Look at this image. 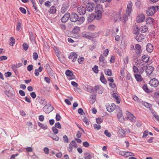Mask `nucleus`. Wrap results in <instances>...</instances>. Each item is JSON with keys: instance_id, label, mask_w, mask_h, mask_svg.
<instances>
[{"instance_id": "nucleus-64", "label": "nucleus", "mask_w": 159, "mask_h": 159, "mask_svg": "<svg viewBox=\"0 0 159 159\" xmlns=\"http://www.w3.org/2000/svg\"><path fill=\"white\" fill-rule=\"evenodd\" d=\"M33 69V66L32 65H29L27 67V69L29 71H31Z\"/></svg>"}, {"instance_id": "nucleus-13", "label": "nucleus", "mask_w": 159, "mask_h": 159, "mask_svg": "<svg viewBox=\"0 0 159 159\" xmlns=\"http://www.w3.org/2000/svg\"><path fill=\"white\" fill-rule=\"evenodd\" d=\"M112 97L115 99V100L117 103L119 104L120 103V99L119 94L116 93H113L112 95Z\"/></svg>"}, {"instance_id": "nucleus-11", "label": "nucleus", "mask_w": 159, "mask_h": 159, "mask_svg": "<svg viewBox=\"0 0 159 159\" xmlns=\"http://www.w3.org/2000/svg\"><path fill=\"white\" fill-rule=\"evenodd\" d=\"M77 11L80 15H83L85 13L86 10L84 7L81 6L78 8Z\"/></svg>"}, {"instance_id": "nucleus-35", "label": "nucleus", "mask_w": 159, "mask_h": 159, "mask_svg": "<svg viewBox=\"0 0 159 159\" xmlns=\"http://www.w3.org/2000/svg\"><path fill=\"white\" fill-rule=\"evenodd\" d=\"M49 136L52 139L56 141H58L59 140V138L56 135L54 134H51Z\"/></svg>"}, {"instance_id": "nucleus-47", "label": "nucleus", "mask_w": 159, "mask_h": 159, "mask_svg": "<svg viewBox=\"0 0 159 159\" xmlns=\"http://www.w3.org/2000/svg\"><path fill=\"white\" fill-rule=\"evenodd\" d=\"M143 90L146 93H149L150 92V90L148 88L147 85H144L142 87Z\"/></svg>"}, {"instance_id": "nucleus-57", "label": "nucleus", "mask_w": 159, "mask_h": 159, "mask_svg": "<svg viewBox=\"0 0 159 159\" xmlns=\"http://www.w3.org/2000/svg\"><path fill=\"white\" fill-rule=\"evenodd\" d=\"M54 127H56V128H57L59 129H61V125L60 124L59 122H56L55 124Z\"/></svg>"}, {"instance_id": "nucleus-33", "label": "nucleus", "mask_w": 159, "mask_h": 159, "mask_svg": "<svg viewBox=\"0 0 159 159\" xmlns=\"http://www.w3.org/2000/svg\"><path fill=\"white\" fill-rule=\"evenodd\" d=\"M142 60H141L140 61H143V63L144 62H147L149 60V57L148 56L144 55L142 57Z\"/></svg>"}, {"instance_id": "nucleus-48", "label": "nucleus", "mask_w": 159, "mask_h": 159, "mask_svg": "<svg viewBox=\"0 0 159 159\" xmlns=\"http://www.w3.org/2000/svg\"><path fill=\"white\" fill-rule=\"evenodd\" d=\"M94 129H95L99 130L101 128V126L99 124H94L93 125Z\"/></svg>"}, {"instance_id": "nucleus-18", "label": "nucleus", "mask_w": 159, "mask_h": 159, "mask_svg": "<svg viewBox=\"0 0 159 159\" xmlns=\"http://www.w3.org/2000/svg\"><path fill=\"white\" fill-rule=\"evenodd\" d=\"M80 31V27L75 26L73 29L72 33L74 35V36H76L77 35H78Z\"/></svg>"}, {"instance_id": "nucleus-26", "label": "nucleus", "mask_w": 159, "mask_h": 159, "mask_svg": "<svg viewBox=\"0 0 159 159\" xmlns=\"http://www.w3.org/2000/svg\"><path fill=\"white\" fill-rule=\"evenodd\" d=\"M153 50V45L150 43H148L147 45L146 50L149 52H151Z\"/></svg>"}, {"instance_id": "nucleus-54", "label": "nucleus", "mask_w": 159, "mask_h": 159, "mask_svg": "<svg viewBox=\"0 0 159 159\" xmlns=\"http://www.w3.org/2000/svg\"><path fill=\"white\" fill-rule=\"evenodd\" d=\"M84 60V58L83 57H79L78 59V61L79 64H82Z\"/></svg>"}, {"instance_id": "nucleus-22", "label": "nucleus", "mask_w": 159, "mask_h": 159, "mask_svg": "<svg viewBox=\"0 0 159 159\" xmlns=\"http://www.w3.org/2000/svg\"><path fill=\"white\" fill-rule=\"evenodd\" d=\"M66 75L67 76H69L70 78H69V80L73 79L74 76L72 72L70 70H66L65 72Z\"/></svg>"}, {"instance_id": "nucleus-19", "label": "nucleus", "mask_w": 159, "mask_h": 159, "mask_svg": "<svg viewBox=\"0 0 159 159\" xmlns=\"http://www.w3.org/2000/svg\"><path fill=\"white\" fill-rule=\"evenodd\" d=\"M70 17V14L68 13H66L61 19V21L63 23L66 22Z\"/></svg>"}, {"instance_id": "nucleus-45", "label": "nucleus", "mask_w": 159, "mask_h": 159, "mask_svg": "<svg viewBox=\"0 0 159 159\" xmlns=\"http://www.w3.org/2000/svg\"><path fill=\"white\" fill-rule=\"evenodd\" d=\"M119 133L120 135L122 137L124 136L126 134L125 131L122 129H121L119 130Z\"/></svg>"}, {"instance_id": "nucleus-43", "label": "nucleus", "mask_w": 159, "mask_h": 159, "mask_svg": "<svg viewBox=\"0 0 159 159\" xmlns=\"http://www.w3.org/2000/svg\"><path fill=\"white\" fill-rule=\"evenodd\" d=\"M9 42L10 45L11 46H13L15 43V39L13 37H11L9 39Z\"/></svg>"}, {"instance_id": "nucleus-5", "label": "nucleus", "mask_w": 159, "mask_h": 159, "mask_svg": "<svg viewBox=\"0 0 159 159\" xmlns=\"http://www.w3.org/2000/svg\"><path fill=\"white\" fill-rule=\"evenodd\" d=\"M106 106L107 111L110 112H113L116 108V106L114 103H111V105L106 104Z\"/></svg>"}, {"instance_id": "nucleus-6", "label": "nucleus", "mask_w": 159, "mask_h": 159, "mask_svg": "<svg viewBox=\"0 0 159 159\" xmlns=\"http://www.w3.org/2000/svg\"><path fill=\"white\" fill-rule=\"evenodd\" d=\"M77 147L78 145L77 144L74 140H72L69 145L68 150L69 152H71L73 147L76 148Z\"/></svg>"}, {"instance_id": "nucleus-49", "label": "nucleus", "mask_w": 159, "mask_h": 159, "mask_svg": "<svg viewBox=\"0 0 159 159\" xmlns=\"http://www.w3.org/2000/svg\"><path fill=\"white\" fill-rule=\"evenodd\" d=\"M93 71L95 73H98V66H97L95 65L92 68Z\"/></svg>"}, {"instance_id": "nucleus-15", "label": "nucleus", "mask_w": 159, "mask_h": 159, "mask_svg": "<svg viewBox=\"0 0 159 159\" xmlns=\"http://www.w3.org/2000/svg\"><path fill=\"white\" fill-rule=\"evenodd\" d=\"M145 35L141 34H138L135 37V39L139 42L143 41L144 39Z\"/></svg>"}, {"instance_id": "nucleus-27", "label": "nucleus", "mask_w": 159, "mask_h": 159, "mask_svg": "<svg viewBox=\"0 0 159 159\" xmlns=\"http://www.w3.org/2000/svg\"><path fill=\"white\" fill-rule=\"evenodd\" d=\"M153 70V67L152 66H149L146 68V72L147 74L149 75L152 73Z\"/></svg>"}, {"instance_id": "nucleus-24", "label": "nucleus", "mask_w": 159, "mask_h": 159, "mask_svg": "<svg viewBox=\"0 0 159 159\" xmlns=\"http://www.w3.org/2000/svg\"><path fill=\"white\" fill-rule=\"evenodd\" d=\"M68 4L67 3H64L61 7V12L62 13H65L68 8Z\"/></svg>"}, {"instance_id": "nucleus-40", "label": "nucleus", "mask_w": 159, "mask_h": 159, "mask_svg": "<svg viewBox=\"0 0 159 159\" xmlns=\"http://www.w3.org/2000/svg\"><path fill=\"white\" fill-rule=\"evenodd\" d=\"M22 23L21 21L17 23L16 25V30L17 31H19L22 27Z\"/></svg>"}, {"instance_id": "nucleus-51", "label": "nucleus", "mask_w": 159, "mask_h": 159, "mask_svg": "<svg viewBox=\"0 0 159 159\" xmlns=\"http://www.w3.org/2000/svg\"><path fill=\"white\" fill-rule=\"evenodd\" d=\"M85 155V156L84 157V159H91L92 158V156L88 153H86Z\"/></svg>"}, {"instance_id": "nucleus-32", "label": "nucleus", "mask_w": 159, "mask_h": 159, "mask_svg": "<svg viewBox=\"0 0 159 159\" xmlns=\"http://www.w3.org/2000/svg\"><path fill=\"white\" fill-rule=\"evenodd\" d=\"M38 124L39 126L43 130H46L48 129V126L47 125H44L40 122H38Z\"/></svg>"}, {"instance_id": "nucleus-10", "label": "nucleus", "mask_w": 159, "mask_h": 159, "mask_svg": "<svg viewBox=\"0 0 159 159\" xmlns=\"http://www.w3.org/2000/svg\"><path fill=\"white\" fill-rule=\"evenodd\" d=\"M70 19L73 22L77 21L78 19L79 16L77 14L75 13H72L71 15H70Z\"/></svg>"}, {"instance_id": "nucleus-56", "label": "nucleus", "mask_w": 159, "mask_h": 159, "mask_svg": "<svg viewBox=\"0 0 159 159\" xmlns=\"http://www.w3.org/2000/svg\"><path fill=\"white\" fill-rule=\"evenodd\" d=\"M83 121L85 123L86 125H89V121L86 117H84Z\"/></svg>"}, {"instance_id": "nucleus-2", "label": "nucleus", "mask_w": 159, "mask_h": 159, "mask_svg": "<svg viewBox=\"0 0 159 159\" xmlns=\"http://www.w3.org/2000/svg\"><path fill=\"white\" fill-rule=\"evenodd\" d=\"M159 7V6H155L148 7L147 11V14L149 16H152L156 12V9H158Z\"/></svg>"}, {"instance_id": "nucleus-61", "label": "nucleus", "mask_w": 159, "mask_h": 159, "mask_svg": "<svg viewBox=\"0 0 159 159\" xmlns=\"http://www.w3.org/2000/svg\"><path fill=\"white\" fill-rule=\"evenodd\" d=\"M20 10L21 12L24 14H25L26 13V10L23 7H20Z\"/></svg>"}, {"instance_id": "nucleus-9", "label": "nucleus", "mask_w": 159, "mask_h": 159, "mask_svg": "<svg viewBox=\"0 0 159 159\" xmlns=\"http://www.w3.org/2000/svg\"><path fill=\"white\" fill-rule=\"evenodd\" d=\"M78 55L75 52H71L68 57V58L72 60V61H75L77 59Z\"/></svg>"}, {"instance_id": "nucleus-17", "label": "nucleus", "mask_w": 159, "mask_h": 159, "mask_svg": "<svg viewBox=\"0 0 159 159\" xmlns=\"http://www.w3.org/2000/svg\"><path fill=\"white\" fill-rule=\"evenodd\" d=\"M94 7V4L93 2H89L86 5V8L87 10L89 11H92Z\"/></svg>"}, {"instance_id": "nucleus-37", "label": "nucleus", "mask_w": 159, "mask_h": 159, "mask_svg": "<svg viewBox=\"0 0 159 159\" xmlns=\"http://www.w3.org/2000/svg\"><path fill=\"white\" fill-rule=\"evenodd\" d=\"M96 28V26L93 25H90L88 27V29L89 31H94Z\"/></svg>"}, {"instance_id": "nucleus-23", "label": "nucleus", "mask_w": 159, "mask_h": 159, "mask_svg": "<svg viewBox=\"0 0 159 159\" xmlns=\"http://www.w3.org/2000/svg\"><path fill=\"white\" fill-rule=\"evenodd\" d=\"M103 8L102 5L100 4H97L96 5L95 12H101L103 11Z\"/></svg>"}, {"instance_id": "nucleus-25", "label": "nucleus", "mask_w": 159, "mask_h": 159, "mask_svg": "<svg viewBox=\"0 0 159 159\" xmlns=\"http://www.w3.org/2000/svg\"><path fill=\"white\" fill-rule=\"evenodd\" d=\"M129 15H128L127 14L125 13L123 15H121L120 18V20L124 22H125L128 20V17Z\"/></svg>"}, {"instance_id": "nucleus-14", "label": "nucleus", "mask_w": 159, "mask_h": 159, "mask_svg": "<svg viewBox=\"0 0 159 159\" xmlns=\"http://www.w3.org/2000/svg\"><path fill=\"white\" fill-rule=\"evenodd\" d=\"M126 114L127 115V117L132 122H134L136 120L135 117L130 112L128 111H126Z\"/></svg>"}, {"instance_id": "nucleus-41", "label": "nucleus", "mask_w": 159, "mask_h": 159, "mask_svg": "<svg viewBox=\"0 0 159 159\" xmlns=\"http://www.w3.org/2000/svg\"><path fill=\"white\" fill-rule=\"evenodd\" d=\"M105 74L108 76H111L112 74V71L109 69H106L104 70Z\"/></svg>"}, {"instance_id": "nucleus-38", "label": "nucleus", "mask_w": 159, "mask_h": 159, "mask_svg": "<svg viewBox=\"0 0 159 159\" xmlns=\"http://www.w3.org/2000/svg\"><path fill=\"white\" fill-rule=\"evenodd\" d=\"M135 77L136 80L138 81H141L143 79L140 75L135 74L134 75Z\"/></svg>"}, {"instance_id": "nucleus-36", "label": "nucleus", "mask_w": 159, "mask_h": 159, "mask_svg": "<svg viewBox=\"0 0 159 159\" xmlns=\"http://www.w3.org/2000/svg\"><path fill=\"white\" fill-rule=\"evenodd\" d=\"M56 7L54 6H52L50 7L48 11L50 13L54 14L56 12Z\"/></svg>"}, {"instance_id": "nucleus-8", "label": "nucleus", "mask_w": 159, "mask_h": 159, "mask_svg": "<svg viewBox=\"0 0 159 159\" xmlns=\"http://www.w3.org/2000/svg\"><path fill=\"white\" fill-rule=\"evenodd\" d=\"M133 4L131 2H129L127 5L126 13L128 15H130L132 10Z\"/></svg>"}, {"instance_id": "nucleus-30", "label": "nucleus", "mask_w": 159, "mask_h": 159, "mask_svg": "<svg viewBox=\"0 0 159 159\" xmlns=\"http://www.w3.org/2000/svg\"><path fill=\"white\" fill-rule=\"evenodd\" d=\"M117 118L120 122H122L123 120L122 117V111H120L118 112L117 115Z\"/></svg>"}, {"instance_id": "nucleus-46", "label": "nucleus", "mask_w": 159, "mask_h": 159, "mask_svg": "<svg viewBox=\"0 0 159 159\" xmlns=\"http://www.w3.org/2000/svg\"><path fill=\"white\" fill-rule=\"evenodd\" d=\"M139 31V27L136 26L134 28V30L133 31V33L135 34H138Z\"/></svg>"}, {"instance_id": "nucleus-21", "label": "nucleus", "mask_w": 159, "mask_h": 159, "mask_svg": "<svg viewBox=\"0 0 159 159\" xmlns=\"http://www.w3.org/2000/svg\"><path fill=\"white\" fill-rule=\"evenodd\" d=\"M146 22L147 25H153L154 22V20L152 17H148L146 18Z\"/></svg>"}, {"instance_id": "nucleus-34", "label": "nucleus", "mask_w": 159, "mask_h": 159, "mask_svg": "<svg viewBox=\"0 0 159 159\" xmlns=\"http://www.w3.org/2000/svg\"><path fill=\"white\" fill-rule=\"evenodd\" d=\"M100 80L101 82L103 84H106L107 83V81L105 78L104 76L103 73H102L101 75Z\"/></svg>"}, {"instance_id": "nucleus-53", "label": "nucleus", "mask_w": 159, "mask_h": 159, "mask_svg": "<svg viewBox=\"0 0 159 159\" xmlns=\"http://www.w3.org/2000/svg\"><path fill=\"white\" fill-rule=\"evenodd\" d=\"M52 130L54 133V134H57L58 132V130L57 129L56 127H53L52 128Z\"/></svg>"}, {"instance_id": "nucleus-3", "label": "nucleus", "mask_w": 159, "mask_h": 159, "mask_svg": "<svg viewBox=\"0 0 159 159\" xmlns=\"http://www.w3.org/2000/svg\"><path fill=\"white\" fill-rule=\"evenodd\" d=\"M53 110L52 106L50 104H48L45 105L43 108V111L46 113H49Z\"/></svg>"}, {"instance_id": "nucleus-20", "label": "nucleus", "mask_w": 159, "mask_h": 159, "mask_svg": "<svg viewBox=\"0 0 159 159\" xmlns=\"http://www.w3.org/2000/svg\"><path fill=\"white\" fill-rule=\"evenodd\" d=\"M135 52L137 55H139L142 52L141 46L138 44L135 45Z\"/></svg>"}, {"instance_id": "nucleus-63", "label": "nucleus", "mask_w": 159, "mask_h": 159, "mask_svg": "<svg viewBox=\"0 0 159 159\" xmlns=\"http://www.w3.org/2000/svg\"><path fill=\"white\" fill-rule=\"evenodd\" d=\"M33 56L34 59L35 60H37L38 57V55L36 52L34 53L33 54Z\"/></svg>"}, {"instance_id": "nucleus-42", "label": "nucleus", "mask_w": 159, "mask_h": 159, "mask_svg": "<svg viewBox=\"0 0 159 159\" xmlns=\"http://www.w3.org/2000/svg\"><path fill=\"white\" fill-rule=\"evenodd\" d=\"M85 20L83 16L80 17L79 18H78V19L77 21H78V24L81 25L84 22Z\"/></svg>"}, {"instance_id": "nucleus-16", "label": "nucleus", "mask_w": 159, "mask_h": 159, "mask_svg": "<svg viewBox=\"0 0 159 159\" xmlns=\"http://www.w3.org/2000/svg\"><path fill=\"white\" fill-rule=\"evenodd\" d=\"M81 37L88 39H91L92 38L91 34L88 32H83L81 34Z\"/></svg>"}, {"instance_id": "nucleus-39", "label": "nucleus", "mask_w": 159, "mask_h": 159, "mask_svg": "<svg viewBox=\"0 0 159 159\" xmlns=\"http://www.w3.org/2000/svg\"><path fill=\"white\" fill-rule=\"evenodd\" d=\"M125 155L124 157H129L130 156V157H133L134 156V154L133 153L129 152V151H127L125 152Z\"/></svg>"}, {"instance_id": "nucleus-44", "label": "nucleus", "mask_w": 159, "mask_h": 159, "mask_svg": "<svg viewBox=\"0 0 159 159\" xmlns=\"http://www.w3.org/2000/svg\"><path fill=\"white\" fill-rule=\"evenodd\" d=\"M141 32L142 33H145L147 31L148 27L146 25H144L141 26Z\"/></svg>"}, {"instance_id": "nucleus-1", "label": "nucleus", "mask_w": 159, "mask_h": 159, "mask_svg": "<svg viewBox=\"0 0 159 159\" xmlns=\"http://www.w3.org/2000/svg\"><path fill=\"white\" fill-rule=\"evenodd\" d=\"M136 66L139 69V74H142L146 68V65L145 63H143L142 61H138Z\"/></svg>"}, {"instance_id": "nucleus-12", "label": "nucleus", "mask_w": 159, "mask_h": 159, "mask_svg": "<svg viewBox=\"0 0 159 159\" xmlns=\"http://www.w3.org/2000/svg\"><path fill=\"white\" fill-rule=\"evenodd\" d=\"M149 84L151 86L156 87L158 85L159 82L157 79L154 78L151 80L149 82Z\"/></svg>"}, {"instance_id": "nucleus-60", "label": "nucleus", "mask_w": 159, "mask_h": 159, "mask_svg": "<svg viewBox=\"0 0 159 159\" xmlns=\"http://www.w3.org/2000/svg\"><path fill=\"white\" fill-rule=\"evenodd\" d=\"M104 134L106 135L108 137H110L111 136V134L107 130H105L104 131Z\"/></svg>"}, {"instance_id": "nucleus-7", "label": "nucleus", "mask_w": 159, "mask_h": 159, "mask_svg": "<svg viewBox=\"0 0 159 159\" xmlns=\"http://www.w3.org/2000/svg\"><path fill=\"white\" fill-rule=\"evenodd\" d=\"M105 60V58L101 55L99 58V64L104 67L107 66V62Z\"/></svg>"}, {"instance_id": "nucleus-62", "label": "nucleus", "mask_w": 159, "mask_h": 159, "mask_svg": "<svg viewBox=\"0 0 159 159\" xmlns=\"http://www.w3.org/2000/svg\"><path fill=\"white\" fill-rule=\"evenodd\" d=\"M30 95L31 97L34 99L36 97V94L34 92H33L30 93Z\"/></svg>"}, {"instance_id": "nucleus-55", "label": "nucleus", "mask_w": 159, "mask_h": 159, "mask_svg": "<svg viewBox=\"0 0 159 159\" xmlns=\"http://www.w3.org/2000/svg\"><path fill=\"white\" fill-rule=\"evenodd\" d=\"M23 47L25 51H26L28 48L29 45L27 43H24L23 45Z\"/></svg>"}, {"instance_id": "nucleus-59", "label": "nucleus", "mask_w": 159, "mask_h": 159, "mask_svg": "<svg viewBox=\"0 0 159 159\" xmlns=\"http://www.w3.org/2000/svg\"><path fill=\"white\" fill-rule=\"evenodd\" d=\"M109 50L108 49H106L103 51V55L104 56H107L108 54Z\"/></svg>"}, {"instance_id": "nucleus-28", "label": "nucleus", "mask_w": 159, "mask_h": 159, "mask_svg": "<svg viewBox=\"0 0 159 159\" xmlns=\"http://www.w3.org/2000/svg\"><path fill=\"white\" fill-rule=\"evenodd\" d=\"M121 11H120L117 13L114 14V15L115 16V17H114L115 21H116L118 19H119L120 20V18L121 17Z\"/></svg>"}, {"instance_id": "nucleus-31", "label": "nucleus", "mask_w": 159, "mask_h": 159, "mask_svg": "<svg viewBox=\"0 0 159 159\" xmlns=\"http://www.w3.org/2000/svg\"><path fill=\"white\" fill-rule=\"evenodd\" d=\"M95 18V16L93 14H89L88 16V21L91 22Z\"/></svg>"}, {"instance_id": "nucleus-58", "label": "nucleus", "mask_w": 159, "mask_h": 159, "mask_svg": "<svg viewBox=\"0 0 159 159\" xmlns=\"http://www.w3.org/2000/svg\"><path fill=\"white\" fill-rule=\"evenodd\" d=\"M96 121L98 124H101L103 121V120L100 117L96 118Z\"/></svg>"}, {"instance_id": "nucleus-52", "label": "nucleus", "mask_w": 159, "mask_h": 159, "mask_svg": "<svg viewBox=\"0 0 159 159\" xmlns=\"http://www.w3.org/2000/svg\"><path fill=\"white\" fill-rule=\"evenodd\" d=\"M63 141L64 143H68L69 142V139L66 135H65L63 137Z\"/></svg>"}, {"instance_id": "nucleus-29", "label": "nucleus", "mask_w": 159, "mask_h": 159, "mask_svg": "<svg viewBox=\"0 0 159 159\" xmlns=\"http://www.w3.org/2000/svg\"><path fill=\"white\" fill-rule=\"evenodd\" d=\"M95 18L98 20H100L102 18V12H95Z\"/></svg>"}, {"instance_id": "nucleus-4", "label": "nucleus", "mask_w": 159, "mask_h": 159, "mask_svg": "<svg viewBox=\"0 0 159 159\" xmlns=\"http://www.w3.org/2000/svg\"><path fill=\"white\" fill-rule=\"evenodd\" d=\"M145 18V16L143 13H140L138 15L136 19L138 23H140L144 21Z\"/></svg>"}, {"instance_id": "nucleus-50", "label": "nucleus", "mask_w": 159, "mask_h": 159, "mask_svg": "<svg viewBox=\"0 0 159 159\" xmlns=\"http://www.w3.org/2000/svg\"><path fill=\"white\" fill-rule=\"evenodd\" d=\"M133 69L134 72L136 73V74H137L139 73V69L136 66H134L133 67Z\"/></svg>"}]
</instances>
